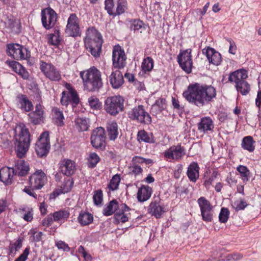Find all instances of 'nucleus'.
Returning <instances> with one entry per match:
<instances>
[{"label": "nucleus", "mask_w": 261, "mask_h": 261, "mask_svg": "<svg viewBox=\"0 0 261 261\" xmlns=\"http://www.w3.org/2000/svg\"><path fill=\"white\" fill-rule=\"evenodd\" d=\"M218 175V172L214 171L212 175L208 177V179H205L204 182V185L206 188H209L210 186L212 185V182L215 180Z\"/></svg>", "instance_id": "nucleus-55"}, {"label": "nucleus", "mask_w": 261, "mask_h": 261, "mask_svg": "<svg viewBox=\"0 0 261 261\" xmlns=\"http://www.w3.org/2000/svg\"><path fill=\"white\" fill-rule=\"evenodd\" d=\"M57 14L50 8L44 9L41 11V21L42 25L46 29L53 28L57 21Z\"/></svg>", "instance_id": "nucleus-15"}, {"label": "nucleus", "mask_w": 261, "mask_h": 261, "mask_svg": "<svg viewBox=\"0 0 261 261\" xmlns=\"http://www.w3.org/2000/svg\"><path fill=\"white\" fill-rule=\"evenodd\" d=\"M144 25L143 21L139 19L134 20L130 25V29L137 31L141 29Z\"/></svg>", "instance_id": "nucleus-53"}, {"label": "nucleus", "mask_w": 261, "mask_h": 261, "mask_svg": "<svg viewBox=\"0 0 261 261\" xmlns=\"http://www.w3.org/2000/svg\"><path fill=\"white\" fill-rule=\"evenodd\" d=\"M93 215L89 213L81 212L78 217V221L82 225H87L92 222Z\"/></svg>", "instance_id": "nucleus-35"}, {"label": "nucleus", "mask_w": 261, "mask_h": 261, "mask_svg": "<svg viewBox=\"0 0 261 261\" xmlns=\"http://www.w3.org/2000/svg\"><path fill=\"white\" fill-rule=\"evenodd\" d=\"M254 142L251 136H247L243 138L242 142V147L249 152H252L254 150L253 145Z\"/></svg>", "instance_id": "nucleus-37"}, {"label": "nucleus", "mask_w": 261, "mask_h": 261, "mask_svg": "<svg viewBox=\"0 0 261 261\" xmlns=\"http://www.w3.org/2000/svg\"><path fill=\"white\" fill-rule=\"evenodd\" d=\"M152 189L148 186H142L138 190L137 198L139 201L144 202L151 196Z\"/></svg>", "instance_id": "nucleus-31"}, {"label": "nucleus", "mask_w": 261, "mask_h": 261, "mask_svg": "<svg viewBox=\"0 0 261 261\" xmlns=\"http://www.w3.org/2000/svg\"><path fill=\"white\" fill-rule=\"evenodd\" d=\"M202 52L205 54L210 63L214 65H218L221 62V54L214 48L208 47L203 49Z\"/></svg>", "instance_id": "nucleus-21"}, {"label": "nucleus", "mask_w": 261, "mask_h": 261, "mask_svg": "<svg viewBox=\"0 0 261 261\" xmlns=\"http://www.w3.org/2000/svg\"><path fill=\"white\" fill-rule=\"evenodd\" d=\"M6 63L16 72L18 68H20V64L15 61H6Z\"/></svg>", "instance_id": "nucleus-60"}, {"label": "nucleus", "mask_w": 261, "mask_h": 261, "mask_svg": "<svg viewBox=\"0 0 261 261\" xmlns=\"http://www.w3.org/2000/svg\"><path fill=\"white\" fill-rule=\"evenodd\" d=\"M16 73L19 74L23 79H28L29 77V73L20 64V68L16 71Z\"/></svg>", "instance_id": "nucleus-56"}, {"label": "nucleus", "mask_w": 261, "mask_h": 261, "mask_svg": "<svg viewBox=\"0 0 261 261\" xmlns=\"http://www.w3.org/2000/svg\"><path fill=\"white\" fill-rule=\"evenodd\" d=\"M29 121L37 125L43 122L44 120V113L43 107L40 104L36 105L35 110L29 114Z\"/></svg>", "instance_id": "nucleus-20"}, {"label": "nucleus", "mask_w": 261, "mask_h": 261, "mask_svg": "<svg viewBox=\"0 0 261 261\" xmlns=\"http://www.w3.org/2000/svg\"><path fill=\"white\" fill-rule=\"evenodd\" d=\"M65 87L68 91L62 92V96L61 99V104L66 106L69 103L76 105L79 102V98L77 92L69 83H66Z\"/></svg>", "instance_id": "nucleus-11"}, {"label": "nucleus", "mask_w": 261, "mask_h": 261, "mask_svg": "<svg viewBox=\"0 0 261 261\" xmlns=\"http://www.w3.org/2000/svg\"><path fill=\"white\" fill-rule=\"evenodd\" d=\"M105 9L110 15H120L127 9L126 0H105Z\"/></svg>", "instance_id": "nucleus-7"}, {"label": "nucleus", "mask_w": 261, "mask_h": 261, "mask_svg": "<svg viewBox=\"0 0 261 261\" xmlns=\"http://www.w3.org/2000/svg\"><path fill=\"white\" fill-rule=\"evenodd\" d=\"M199 166L197 163L193 162L188 167L187 170V175L189 179L194 182H195L198 178Z\"/></svg>", "instance_id": "nucleus-30"}, {"label": "nucleus", "mask_w": 261, "mask_h": 261, "mask_svg": "<svg viewBox=\"0 0 261 261\" xmlns=\"http://www.w3.org/2000/svg\"><path fill=\"white\" fill-rule=\"evenodd\" d=\"M78 252L84 257L85 261H91L92 256L87 253L82 246H80L78 249Z\"/></svg>", "instance_id": "nucleus-54"}, {"label": "nucleus", "mask_w": 261, "mask_h": 261, "mask_svg": "<svg viewBox=\"0 0 261 261\" xmlns=\"http://www.w3.org/2000/svg\"><path fill=\"white\" fill-rule=\"evenodd\" d=\"M93 201L95 205L101 204L102 201V193L101 190L96 191L93 197Z\"/></svg>", "instance_id": "nucleus-52"}, {"label": "nucleus", "mask_w": 261, "mask_h": 261, "mask_svg": "<svg viewBox=\"0 0 261 261\" xmlns=\"http://www.w3.org/2000/svg\"><path fill=\"white\" fill-rule=\"evenodd\" d=\"M185 149L180 145L172 146L166 150L164 155L167 160H178L185 155Z\"/></svg>", "instance_id": "nucleus-19"}, {"label": "nucleus", "mask_w": 261, "mask_h": 261, "mask_svg": "<svg viewBox=\"0 0 261 261\" xmlns=\"http://www.w3.org/2000/svg\"><path fill=\"white\" fill-rule=\"evenodd\" d=\"M30 252V249L26 248L23 252L15 261H25Z\"/></svg>", "instance_id": "nucleus-63"}, {"label": "nucleus", "mask_w": 261, "mask_h": 261, "mask_svg": "<svg viewBox=\"0 0 261 261\" xmlns=\"http://www.w3.org/2000/svg\"><path fill=\"white\" fill-rule=\"evenodd\" d=\"M29 164L22 160H18L15 162V169L16 174L23 176L26 175L29 171Z\"/></svg>", "instance_id": "nucleus-28"}, {"label": "nucleus", "mask_w": 261, "mask_h": 261, "mask_svg": "<svg viewBox=\"0 0 261 261\" xmlns=\"http://www.w3.org/2000/svg\"><path fill=\"white\" fill-rule=\"evenodd\" d=\"M53 113V118L56 124L58 126H63L64 125V117L62 111H60L58 108H55L52 110Z\"/></svg>", "instance_id": "nucleus-36"}, {"label": "nucleus", "mask_w": 261, "mask_h": 261, "mask_svg": "<svg viewBox=\"0 0 261 261\" xmlns=\"http://www.w3.org/2000/svg\"><path fill=\"white\" fill-rule=\"evenodd\" d=\"M40 69L45 76L52 81H59L61 79L60 71L51 63L41 61Z\"/></svg>", "instance_id": "nucleus-10"}, {"label": "nucleus", "mask_w": 261, "mask_h": 261, "mask_svg": "<svg viewBox=\"0 0 261 261\" xmlns=\"http://www.w3.org/2000/svg\"><path fill=\"white\" fill-rule=\"evenodd\" d=\"M30 252V249L26 248L23 252L15 261H25Z\"/></svg>", "instance_id": "nucleus-64"}, {"label": "nucleus", "mask_w": 261, "mask_h": 261, "mask_svg": "<svg viewBox=\"0 0 261 261\" xmlns=\"http://www.w3.org/2000/svg\"><path fill=\"white\" fill-rule=\"evenodd\" d=\"M107 129L108 135L111 140H115L118 137V125L115 121L109 122L107 123Z\"/></svg>", "instance_id": "nucleus-32"}, {"label": "nucleus", "mask_w": 261, "mask_h": 261, "mask_svg": "<svg viewBox=\"0 0 261 261\" xmlns=\"http://www.w3.org/2000/svg\"><path fill=\"white\" fill-rule=\"evenodd\" d=\"M66 34L71 37L81 35V29L79 25V19L75 14L70 15L65 29Z\"/></svg>", "instance_id": "nucleus-16"}, {"label": "nucleus", "mask_w": 261, "mask_h": 261, "mask_svg": "<svg viewBox=\"0 0 261 261\" xmlns=\"http://www.w3.org/2000/svg\"><path fill=\"white\" fill-rule=\"evenodd\" d=\"M247 206V204L244 200H241L240 202H235L234 206L237 211L244 210Z\"/></svg>", "instance_id": "nucleus-57"}, {"label": "nucleus", "mask_w": 261, "mask_h": 261, "mask_svg": "<svg viewBox=\"0 0 261 261\" xmlns=\"http://www.w3.org/2000/svg\"><path fill=\"white\" fill-rule=\"evenodd\" d=\"M91 143L95 148L102 149L105 148L106 135L103 127H98L93 130L91 136Z\"/></svg>", "instance_id": "nucleus-14"}, {"label": "nucleus", "mask_w": 261, "mask_h": 261, "mask_svg": "<svg viewBox=\"0 0 261 261\" xmlns=\"http://www.w3.org/2000/svg\"><path fill=\"white\" fill-rule=\"evenodd\" d=\"M56 245L59 249H62L64 251H68L70 250L68 244L62 241H57L56 243Z\"/></svg>", "instance_id": "nucleus-58"}, {"label": "nucleus", "mask_w": 261, "mask_h": 261, "mask_svg": "<svg viewBox=\"0 0 261 261\" xmlns=\"http://www.w3.org/2000/svg\"><path fill=\"white\" fill-rule=\"evenodd\" d=\"M16 100L18 105L20 106L22 110L26 112H29L32 110L33 108L32 102L25 95H18L16 98Z\"/></svg>", "instance_id": "nucleus-26"}, {"label": "nucleus", "mask_w": 261, "mask_h": 261, "mask_svg": "<svg viewBox=\"0 0 261 261\" xmlns=\"http://www.w3.org/2000/svg\"><path fill=\"white\" fill-rule=\"evenodd\" d=\"M80 75L83 80L84 88L88 91H98L102 86L100 72L93 67L82 71Z\"/></svg>", "instance_id": "nucleus-2"}, {"label": "nucleus", "mask_w": 261, "mask_h": 261, "mask_svg": "<svg viewBox=\"0 0 261 261\" xmlns=\"http://www.w3.org/2000/svg\"><path fill=\"white\" fill-rule=\"evenodd\" d=\"M69 213L66 210H61L53 213V218L54 221H59L62 220H65L68 218Z\"/></svg>", "instance_id": "nucleus-43"}, {"label": "nucleus", "mask_w": 261, "mask_h": 261, "mask_svg": "<svg viewBox=\"0 0 261 261\" xmlns=\"http://www.w3.org/2000/svg\"><path fill=\"white\" fill-rule=\"evenodd\" d=\"M126 55L119 46H115L113 50V65L115 68H122L126 63Z\"/></svg>", "instance_id": "nucleus-17"}, {"label": "nucleus", "mask_w": 261, "mask_h": 261, "mask_svg": "<svg viewBox=\"0 0 261 261\" xmlns=\"http://www.w3.org/2000/svg\"><path fill=\"white\" fill-rule=\"evenodd\" d=\"M75 122L76 128L80 132L86 131L89 127V122L86 118H77Z\"/></svg>", "instance_id": "nucleus-39"}, {"label": "nucleus", "mask_w": 261, "mask_h": 261, "mask_svg": "<svg viewBox=\"0 0 261 261\" xmlns=\"http://www.w3.org/2000/svg\"><path fill=\"white\" fill-rule=\"evenodd\" d=\"M8 55L16 60L27 59L30 56L27 49L18 43H10L7 45Z\"/></svg>", "instance_id": "nucleus-8"}, {"label": "nucleus", "mask_w": 261, "mask_h": 261, "mask_svg": "<svg viewBox=\"0 0 261 261\" xmlns=\"http://www.w3.org/2000/svg\"><path fill=\"white\" fill-rule=\"evenodd\" d=\"M237 171L240 173L241 178L244 182H247L249 180L250 171L246 166L240 165L237 167Z\"/></svg>", "instance_id": "nucleus-42"}, {"label": "nucleus", "mask_w": 261, "mask_h": 261, "mask_svg": "<svg viewBox=\"0 0 261 261\" xmlns=\"http://www.w3.org/2000/svg\"><path fill=\"white\" fill-rule=\"evenodd\" d=\"M191 51V49H187L180 52L177 57L178 64L187 73L191 72L193 67Z\"/></svg>", "instance_id": "nucleus-13"}, {"label": "nucleus", "mask_w": 261, "mask_h": 261, "mask_svg": "<svg viewBox=\"0 0 261 261\" xmlns=\"http://www.w3.org/2000/svg\"><path fill=\"white\" fill-rule=\"evenodd\" d=\"M10 26L12 31L15 33H19L20 32V23L19 21L16 20H9Z\"/></svg>", "instance_id": "nucleus-50"}, {"label": "nucleus", "mask_w": 261, "mask_h": 261, "mask_svg": "<svg viewBox=\"0 0 261 261\" xmlns=\"http://www.w3.org/2000/svg\"><path fill=\"white\" fill-rule=\"evenodd\" d=\"M202 219L205 221H211L213 219L212 208L201 212Z\"/></svg>", "instance_id": "nucleus-51"}, {"label": "nucleus", "mask_w": 261, "mask_h": 261, "mask_svg": "<svg viewBox=\"0 0 261 261\" xmlns=\"http://www.w3.org/2000/svg\"><path fill=\"white\" fill-rule=\"evenodd\" d=\"M103 73L107 76L111 73L109 77V81L113 88L118 89L123 85V76L119 70H114L112 67L107 65L104 67Z\"/></svg>", "instance_id": "nucleus-9"}, {"label": "nucleus", "mask_w": 261, "mask_h": 261, "mask_svg": "<svg viewBox=\"0 0 261 261\" xmlns=\"http://www.w3.org/2000/svg\"><path fill=\"white\" fill-rule=\"evenodd\" d=\"M248 77L247 71L244 69L236 70L230 74L228 80L230 82L235 83L236 85L243 81Z\"/></svg>", "instance_id": "nucleus-24"}, {"label": "nucleus", "mask_w": 261, "mask_h": 261, "mask_svg": "<svg viewBox=\"0 0 261 261\" xmlns=\"http://www.w3.org/2000/svg\"><path fill=\"white\" fill-rule=\"evenodd\" d=\"M124 99L120 96L108 97L105 102V110L111 115L115 116L123 110Z\"/></svg>", "instance_id": "nucleus-5"}, {"label": "nucleus", "mask_w": 261, "mask_h": 261, "mask_svg": "<svg viewBox=\"0 0 261 261\" xmlns=\"http://www.w3.org/2000/svg\"><path fill=\"white\" fill-rule=\"evenodd\" d=\"M30 252V249L26 248L23 252L15 261H25Z\"/></svg>", "instance_id": "nucleus-61"}, {"label": "nucleus", "mask_w": 261, "mask_h": 261, "mask_svg": "<svg viewBox=\"0 0 261 261\" xmlns=\"http://www.w3.org/2000/svg\"><path fill=\"white\" fill-rule=\"evenodd\" d=\"M214 128L213 120L210 117H204L201 119L198 124V129L200 132H207L213 130Z\"/></svg>", "instance_id": "nucleus-27"}, {"label": "nucleus", "mask_w": 261, "mask_h": 261, "mask_svg": "<svg viewBox=\"0 0 261 261\" xmlns=\"http://www.w3.org/2000/svg\"><path fill=\"white\" fill-rule=\"evenodd\" d=\"M120 181V176L117 174L115 175L111 179L108 187L112 191L115 190L118 188Z\"/></svg>", "instance_id": "nucleus-47"}, {"label": "nucleus", "mask_w": 261, "mask_h": 261, "mask_svg": "<svg viewBox=\"0 0 261 261\" xmlns=\"http://www.w3.org/2000/svg\"><path fill=\"white\" fill-rule=\"evenodd\" d=\"M229 211L227 208L222 207L219 215V220L221 223H226L228 219Z\"/></svg>", "instance_id": "nucleus-46"}, {"label": "nucleus", "mask_w": 261, "mask_h": 261, "mask_svg": "<svg viewBox=\"0 0 261 261\" xmlns=\"http://www.w3.org/2000/svg\"><path fill=\"white\" fill-rule=\"evenodd\" d=\"M60 169L61 172L65 175H71L76 170L75 163L70 160L65 159L61 162Z\"/></svg>", "instance_id": "nucleus-22"}, {"label": "nucleus", "mask_w": 261, "mask_h": 261, "mask_svg": "<svg viewBox=\"0 0 261 261\" xmlns=\"http://www.w3.org/2000/svg\"><path fill=\"white\" fill-rule=\"evenodd\" d=\"M16 131H18L19 134L15 138V151L18 158H22L25 155L30 146V134L28 128L23 123L17 126Z\"/></svg>", "instance_id": "nucleus-3"}, {"label": "nucleus", "mask_w": 261, "mask_h": 261, "mask_svg": "<svg viewBox=\"0 0 261 261\" xmlns=\"http://www.w3.org/2000/svg\"><path fill=\"white\" fill-rule=\"evenodd\" d=\"M130 208L125 204L119 205V210L115 214V218L118 222L124 223L128 221Z\"/></svg>", "instance_id": "nucleus-23"}, {"label": "nucleus", "mask_w": 261, "mask_h": 261, "mask_svg": "<svg viewBox=\"0 0 261 261\" xmlns=\"http://www.w3.org/2000/svg\"><path fill=\"white\" fill-rule=\"evenodd\" d=\"M166 108V103L165 99L160 98L157 99L155 103L152 106L151 111L153 113L158 114L161 113Z\"/></svg>", "instance_id": "nucleus-34"}, {"label": "nucleus", "mask_w": 261, "mask_h": 261, "mask_svg": "<svg viewBox=\"0 0 261 261\" xmlns=\"http://www.w3.org/2000/svg\"><path fill=\"white\" fill-rule=\"evenodd\" d=\"M50 148L49 133L44 132L41 134L36 143L35 150L40 157L46 156Z\"/></svg>", "instance_id": "nucleus-12"}, {"label": "nucleus", "mask_w": 261, "mask_h": 261, "mask_svg": "<svg viewBox=\"0 0 261 261\" xmlns=\"http://www.w3.org/2000/svg\"><path fill=\"white\" fill-rule=\"evenodd\" d=\"M60 42L58 32L48 35V43L53 45H57Z\"/></svg>", "instance_id": "nucleus-48"}, {"label": "nucleus", "mask_w": 261, "mask_h": 261, "mask_svg": "<svg viewBox=\"0 0 261 261\" xmlns=\"http://www.w3.org/2000/svg\"><path fill=\"white\" fill-rule=\"evenodd\" d=\"M46 176L41 170H37L29 178L30 187L35 189H40L45 184Z\"/></svg>", "instance_id": "nucleus-18"}, {"label": "nucleus", "mask_w": 261, "mask_h": 261, "mask_svg": "<svg viewBox=\"0 0 261 261\" xmlns=\"http://www.w3.org/2000/svg\"><path fill=\"white\" fill-rule=\"evenodd\" d=\"M182 95L189 102L201 107L212 101L216 96V91L211 85H202L195 83L190 85L187 89L183 92Z\"/></svg>", "instance_id": "nucleus-1"}, {"label": "nucleus", "mask_w": 261, "mask_h": 261, "mask_svg": "<svg viewBox=\"0 0 261 261\" xmlns=\"http://www.w3.org/2000/svg\"><path fill=\"white\" fill-rule=\"evenodd\" d=\"M128 117L133 120L144 124H149L151 122V118L144 107L138 106L132 109L128 112Z\"/></svg>", "instance_id": "nucleus-6"}, {"label": "nucleus", "mask_w": 261, "mask_h": 261, "mask_svg": "<svg viewBox=\"0 0 261 261\" xmlns=\"http://www.w3.org/2000/svg\"><path fill=\"white\" fill-rule=\"evenodd\" d=\"M154 62L153 59L149 57L145 58L142 63V69L145 72L150 71L153 67Z\"/></svg>", "instance_id": "nucleus-41"}, {"label": "nucleus", "mask_w": 261, "mask_h": 261, "mask_svg": "<svg viewBox=\"0 0 261 261\" xmlns=\"http://www.w3.org/2000/svg\"><path fill=\"white\" fill-rule=\"evenodd\" d=\"M148 211L149 213L154 216L156 218H160L165 212L164 207L160 204L159 201L154 200L149 205Z\"/></svg>", "instance_id": "nucleus-29"}, {"label": "nucleus", "mask_w": 261, "mask_h": 261, "mask_svg": "<svg viewBox=\"0 0 261 261\" xmlns=\"http://www.w3.org/2000/svg\"><path fill=\"white\" fill-rule=\"evenodd\" d=\"M119 205L116 200L111 201L109 204L103 208V214L109 216L112 215L117 210L119 209Z\"/></svg>", "instance_id": "nucleus-33"}, {"label": "nucleus", "mask_w": 261, "mask_h": 261, "mask_svg": "<svg viewBox=\"0 0 261 261\" xmlns=\"http://www.w3.org/2000/svg\"><path fill=\"white\" fill-rule=\"evenodd\" d=\"M85 45L88 50L94 57H99L102 44V36L94 28L88 29L84 40Z\"/></svg>", "instance_id": "nucleus-4"}, {"label": "nucleus", "mask_w": 261, "mask_h": 261, "mask_svg": "<svg viewBox=\"0 0 261 261\" xmlns=\"http://www.w3.org/2000/svg\"><path fill=\"white\" fill-rule=\"evenodd\" d=\"M197 201L201 212L212 208L210 202L203 197L199 198Z\"/></svg>", "instance_id": "nucleus-45"}, {"label": "nucleus", "mask_w": 261, "mask_h": 261, "mask_svg": "<svg viewBox=\"0 0 261 261\" xmlns=\"http://www.w3.org/2000/svg\"><path fill=\"white\" fill-rule=\"evenodd\" d=\"M88 102L90 107L94 109H98L100 107L99 99L94 96H91L88 99Z\"/></svg>", "instance_id": "nucleus-49"}, {"label": "nucleus", "mask_w": 261, "mask_h": 261, "mask_svg": "<svg viewBox=\"0 0 261 261\" xmlns=\"http://www.w3.org/2000/svg\"><path fill=\"white\" fill-rule=\"evenodd\" d=\"M137 138L139 141H143L149 143H153L155 142L152 135H149L144 130L138 132Z\"/></svg>", "instance_id": "nucleus-38"}, {"label": "nucleus", "mask_w": 261, "mask_h": 261, "mask_svg": "<svg viewBox=\"0 0 261 261\" xmlns=\"http://www.w3.org/2000/svg\"><path fill=\"white\" fill-rule=\"evenodd\" d=\"M43 234L41 231H34L32 234V240L33 242H39L41 240Z\"/></svg>", "instance_id": "nucleus-59"}, {"label": "nucleus", "mask_w": 261, "mask_h": 261, "mask_svg": "<svg viewBox=\"0 0 261 261\" xmlns=\"http://www.w3.org/2000/svg\"><path fill=\"white\" fill-rule=\"evenodd\" d=\"M30 252V249L26 248L23 252L15 261H25Z\"/></svg>", "instance_id": "nucleus-62"}, {"label": "nucleus", "mask_w": 261, "mask_h": 261, "mask_svg": "<svg viewBox=\"0 0 261 261\" xmlns=\"http://www.w3.org/2000/svg\"><path fill=\"white\" fill-rule=\"evenodd\" d=\"M100 158L98 155L95 152H91L89 154L88 159L89 166L91 168H94L99 162Z\"/></svg>", "instance_id": "nucleus-44"}, {"label": "nucleus", "mask_w": 261, "mask_h": 261, "mask_svg": "<svg viewBox=\"0 0 261 261\" xmlns=\"http://www.w3.org/2000/svg\"><path fill=\"white\" fill-rule=\"evenodd\" d=\"M14 169L4 167L0 169V180L6 184L12 183L14 175Z\"/></svg>", "instance_id": "nucleus-25"}, {"label": "nucleus", "mask_w": 261, "mask_h": 261, "mask_svg": "<svg viewBox=\"0 0 261 261\" xmlns=\"http://www.w3.org/2000/svg\"><path fill=\"white\" fill-rule=\"evenodd\" d=\"M238 92H240L243 95H247L250 90L249 84L246 81H243L238 85H235Z\"/></svg>", "instance_id": "nucleus-40"}]
</instances>
